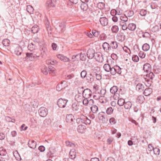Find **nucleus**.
<instances>
[{
	"instance_id": "1",
	"label": "nucleus",
	"mask_w": 161,
	"mask_h": 161,
	"mask_svg": "<svg viewBox=\"0 0 161 161\" xmlns=\"http://www.w3.org/2000/svg\"><path fill=\"white\" fill-rule=\"evenodd\" d=\"M26 57L25 58H24V60L34 61L38 59L40 57V54L36 53L35 51L33 52L27 53L26 54Z\"/></svg>"
},
{
	"instance_id": "2",
	"label": "nucleus",
	"mask_w": 161,
	"mask_h": 161,
	"mask_svg": "<svg viewBox=\"0 0 161 161\" xmlns=\"http://www.w3.org/2000/svg\"><path fill=\"white\" fill-rule=\"evenodd\" d=\"M83 87L79 88L78 90H80V91L82 92V95L84 98H89L92 96V92L91 90L88 88H86L83 90Z\"/></svg>"
},
{
	"instance_id": "3",
	"label": "nucleus",
	"mask_w": 161,
	"mask_h": 161,
	"mask_svg": "<svg viewBox=\"0 0 161 161\" xmlns=\"http://www.w3.org/2000/svg\"><path fill=\"white\" fill-rule=\"evenodd\" d=\"M36 41L38 43L39 45L41 47V50L42 49V52H41V54L42 55V57H43L46 55V52L47 49L45 47L44 45V42L43 41L40 42L38 40H36Z\"/></svg>"
},
{
	"instance_id": "4",
	"label": "nucleus",
	"mask_w": 161,
	"mask_h": 161,
	"mask_svg": "<svg viewBox=\"0 0 161 161\" xmlns=\"http://www.w3.org/2000/svg\"><path fill=\"white\" fill-rule=\"evenodd\" d=\"M118 87L116 86H114L110 89V92L112 94H114L113 97L115 100H117L119 98V95L116 93L118 91Z\"/></svg>"
},
{
	"instance_id": "5",
	"label": "nucleus",
	"mask_w": 161,
	"mask_h": 161,
	"mask_svg": "<svg viewBox=\"0 0 161 161\" xmlns=\"http://www.w3.org/2000/svg\"><path fill=\"white\" fill-rule=\"evenodd\" d=\"M68 102V100L67 99H63L62 98H60L58 100L57 104L59 108H64L65 107Z\"/></svg>"
},
{
	"instance_id": "6",
	"label": "nucleus",
	"mask_w": 161,
	"mask_h": 161,
	"mask_svg": "<svg viewBox=\"0 0 161 161\" xmlns=\"http://www.w3.org/2000/svg\"><path fill=\"white\" fill-rule=\"evenodd\" d=\"M38 113L41 116L44 117L47 114L48 111L46 108L44 107H42L39 109Z\"/></svg>"
},
{
	"instance_id": "7",
	"label": "nucleus",
	"mask_w": 161,
	"mask_h": 161,
	"mask_svg": "<svg viewBox=\"0 0 161 161\" xmlns=\"http://www.w3.org/2000/svg\"><path fill=\"white\" fill-rule=\"evenodd\" d=\"M94 58L97 61L99 62H102L103 60V55L100 52L96 53Z\"/></svg>"
},
{
	"instance_id": "8",
	"label": "nucleus",
	"mask_w": 161,
	"mask_h": 161,
	"mask_svg": "<svg viewBox=\"0 0 161 161\" xmlns=\"http://www.w3.org/2000/svg\"><path fill=\"white\" fill-rule=\"evenodd\" d=\"M67 86L66 82L65 81H61V83L58 84L56 86V90L60 91Z\"/></svg>"
},
{
	"instance_id": "9",
	"label": "nucleus",
	"mask_w": 161,
	"mask_h": 161,
	"mask_svg": "<svg viewBox=\"0 0 161 161\" xmlns=\"http://www.w3.org/2000/svg\"><path fill=\"white\" fill-rule=\"evenodd\" d=\"M95 53V50L92 48H90L87 50L86 54L88 58L91 59L94 58Z\"/></svg>"
},
{
	"instance_id": "10",
	"label": "nucleus",
	"mask_w": 161,
	"mask_h": 161,
	"mask_svg": "<svg viewBox=\"0 0 161 161\" xmlns=\"http://www.w3.org/2000/svg\"><path fill=\"white\" fill-rule=\"evenodd\" d=\"M135 83L136 85V90L139 92H143L144 89V85L141 83L138 82L137 81H135Z\"/></svg>"
},
{
	"instance_id": "11",
	"label": "nucleus",
	"mask_w": 161,
	"mask_h": 161,
	"mask_svg": "<svg viewBox=\"0 0 161 161\" xmlns=\"http://www.w3.org/2000/svg\"><path fill=\"white\" fill-rule=\"evenodd\" d=\"M66 121L73 124L75 122V119L74 118V116L72 114H67L66 116Z\"/></svg>"
},
{
	"instance_id": "12",
	"label": "nucleus",
	"mask_w": 161,
	"mask_h": 161,
	"mask_svg": "<svg viewBox=\"0 0 161 161\" xmlns=\"http://www.w3.org/2000/svg\"><path fill=\"white\" fill-rule=\"evenodd\" d=\"M99 21L101 25L103 26H106L108 23V19L105 17H100Z\"/></svg>"
},
{
	"instance_id": "13",
	"label": "nucleus",
	"mask_w": 161,
	"mask_h": 161,
	"mask_svg": "<svg viewBox=\"0 0 161 161\" xmlns=\"http://www.w3.org/2000/svg\"><path fill=\"white\" fill-rule=\"evenodd\" d=\"M98 117L100 120H101L103 122H105L107 120L106 118V115L103 112H101L98 114Z\"/></svg>"
},
{
	"instance_id": "14",
	"label": "nucleus",
	"mask_w": 161,
	"mask_h": 161,
	"mask_svg": "<svg viewBox=\"0 0 161 161\" xmlns=\"http://www.w3.org/2000/svg\"><path fill=\"white\" fill-rule=\"evenodd\" d=\"M116 38L119 41L123 42L125 38V36L123 33H119L117 34Z\"/></svg>"
},
{
	"instance_id": "15",
	"label": "nucleus",
	"mask_w": 161,
	"mask_h": 161,
	"mask_svg": "<svg viewBox=\"0 0 161 161\" xmlns=\"http://www.w3.org/2000/svg\"><path fill=\"white\" fill-rule=\"evenodd\" d=\"M80 90H78L79 93L77 94L75 96V100L78 102H81L83 100V98H84L83 95H81V92H79Z\"/></svg>"
},
{
	"instance_id": "16",
	"label": "nucleus",
	"mask_w": 161,
	"mask_h": 161,
	"mask_svg": "<svg viewBox=\"0 0 161 161\" xmlns=\"http://www.w3.org/2000/svg\"><path fill=\"white\" fill-rule=\"evenodd\" d=\"M103 47L104 51L107 52H108L111 50L110 44L107 42H104L103 44Z\"/></svg>"
},
{
	"instance_id": "17",
	"label": "nucleus",
	"mask_w": 161,
	"mask_h": 161,
	"mask_svg": "<svg viewBox=\"0 0 161 161\" xmlns=\"http://www.w3.org/2000/svg\"><path fill=\"white\" fill-rule=\"evenodd\" d=\"M59 27L58 28V31L59 33L63 32L65 30V23L64 22H62L59 23Z\"/></svg>"
},
{
	"instance_id": "18",
	"label": "nucleus",
	"mask_w": 161,
	"mask_h": 161,
	"mask_svg": "<svg viewBox=\"0 0 161 161\" xmlns=\"http://www.w3.org/2000/svg\"><path fill=\"white\" fill-rule=\"evenodd\" d=\"M86 129L85 125H79L77 128L78 131L80 133H84Z\"/></svg>"
},
{
	"instance_id": "19",
	"label": "nucleus",
	"mask_w": 161,
	"mask_h": 161,
	"mask_svg": "<svg viewBox=\"0 0 161 161\" xmlns=\"http://www.w3.org/2000/svg\"><path fill=\"white\" fill-rule=\"evenodd\" d=\"M57 57L58 58L64 62H68L69 61V58L63 55L58 54L57 55Z\"/></svg>"
},
{
	"instance_id": "20",
	"label": "nucleus",
	"mask_w": 161,
	"mask_h": 161,
	"mask_svg": "<svg viewBox=\"0 0 161 161\" xmlns=\"http://www.w3.org/2000/svg\"><path fill=\"white\" fill-rule=\"evenodd\" d=\"M143 69L144 71L148 73L150 72L151 70V66L150 64L146 63L143 65Z\"/></svg>"
},
{
	"instance_id": "21",
	"label": "nucleus",
	"mask_w": 161,
	"mask_h": 161,
	"mask_svg": "<svg viewBox=\"0 0 161 161\" xmlns=\"http://www.w3.org/2000/svg\"><path fill=\"white\" fill-rule=\"evenodd\" d=\"M28 145L30 147L34 149L36 147V143L34 140H29L28 143Z\"/></svg>"
},
{
	"instance_id": "22",
	"label": "nucleus",
	"mask_w": 161,
	"mask_h": 161,
	"mask_svg": "<svg viewBox=\"0 0 161 161\" xmlns=\"http://www.w3.org/2000/svg\"><path fill=\"white\" fill-rule=\"evenodd\" d=\"M70 158L72 159H75L76 156V152L75 149H72L70 151L69 153Z\"/></svg>"
},
{
	"instance_id": "23",
	"label": "nucleus",
	"mask_w": 161,
	"mask_h": 161,
	"mask_svg": "<svg viewBox=\"0 0 161 161\" xmlns=\"http://www.w3.org/2000/svg\"><path fill=\"white\" fill-rule=\"evenodd\" d=\"M111 50L112 49H116L118 47V43L116 41H112L109 43Z\"/></svg>"
},
{
	"instance_id": "24",
	"label": "nucleus",
	"mask_w": 161,
	"mask_h": 161,
	"mask_svg": "<svg viewBox=\"0 0 161 161\" xmlns=\"http://www.w3.org/2000/svg\"><path fill=\"white\" fill-rule=\"evenodd\" d=\"M128 24L127 22L120 21L119 25L122 27L123 30H125L127 29Z\"/></svg>"
},
{
	"instance_id": "25",
	"label": "nucleus",
	"mask_w": 161,
	"mask_h": 161,
	"mask_svg": "<svg viewBox=\"0 0 161 161\" xmlns=\"http://www.w3.org/2000/svg\"><path fill=\"white\" fill-rule=\"evenodd\" d=\"M136 28V25L133 23H129L128 24L127 29L131 31H134Z\"/></svg>"
},
{
	"instance_id": "26",
	"label": "nucleus",
	"mask_w": 161,
	"mask_h": 161,
	"mask_svg": "<svg viewBox=\"0 0 161 161\" xmlns=\"http://www.w3.org/2000/svg\"><path fill=\"white\" fill-rule=\"evenodd\" d=\"M152 92V89L150 87H148L143 92V94L145 96H147L150 95Z\"/></svg>"
},
{
	"instance_id": "27",
	"label": "nucleus",
	"mask_w": 161,
	"mask_h": 161,
	"mask_svg": "<svg viewBox=\"0 0 161 161\" xmlns=\"http://www.w3.org/2000/svg\"><path fill=\"white\" fill-rule=\"evenodd\" d=\"M92 13L94 16L100 18V17L101 15V13L98 9L93 11Z\"/></svg>"
},
{
	"instance_id": "28",
	"label": "nucleus",
	"mask_w": 161,
	"mask_h": 161,
	"mask_svg": "<svg viewBox=\"0 0 161 161\" xmlns=\"http://www.w3.org/2000/svg\"><path fill=\"white\" fill-rule=\"evenodd\" d=\"M14 52L17 55H20L22 52V50L21 47H17L15 48Z\"/></svg>"
},
{
	"instance_id": "29",
	"label": "nucleus",
	"mask_w": 161,
	"mask_h": 161,
	"mask_svg": "<svg viewBox=\"0 0 161 161\" xmlns=\"http://www.w3.org/2000/svg\"><path fill=\"white\" fill-rule=\"evenodd\" d=\"M7 152L5 149L3 147H0V155L3 156H8L6 155Z\"/></svg>"
},
{
	"instance_id": "30",
	"label": "nucleus",
	"mask_w": 161,
	"mask_h": 161,
	"mask_svg": "<svg viewBox=\"0 0 161 161\" xmlns=\"http://www.w3.org/2000/svg\"><path fill=\"white\" fill-rule=\"evenodd\" d=\"M132 103L130 101L127 102L125 103L124 104V107L126 109H130L132 106Z\"/></svg>"
},
{
	"instance_id": "31",
	"label": "nucleus",
	"mask_w": 161,
	"mask_h": 161,
	"mask_svg": "<svg viewBox=\"0 0 161 161\" xmlns=\"http://www.w3.org/2000/svg\"><path fill=\"white\" fill-rule=\"evenodd\" d=\"M91 109L93 113H96L98 111V107L95 105H93L91 107Z\"/></svg>"
},
{
	"instance_id": "32",
	"label": "nucleus",
	"mask_w": 161,
	"mask_h": 161,
	"mask_svg": "<svg viewBox=\"0 0 161 161\" xmlns=\"http://www.w3.org/2000/svg\"><path fill=\"white\" fill-rule=\"evenodd\" d=\"M144 78L146 81V83H145L146 86H151L152 84V80H150L147 78H145V77Z\"/></svg>"
},
{
	"instance_id": "33",
	"label": "nucleus",
	"mask_w": 161,
	"mask_h": 161,
	"mask_svg": "<svg viewBox=\"0 0 161 161\" xmlns=\"http://www.w3.org/2000/svg\"><path fill=\"white\" fill-rule=\"evenodd\" d=\"M120 21L127 22L128 18L127 17L125 14L122 15L120 16Z\"/></svg>"
},
{
	"instance_id": "34",
	"label": "nucleus",
	"mask_w": 161,
	"mask_h": 161,
	"mask_svg": "<svg viewBox=\"0 0 161 161\" xmlns=\"http://www.w3.org/2000/svg\"><path fill=\"white\" fill-rule=\"evenodd\" d=\"M39 31V28L37 25L34 26L31 28L32 32L35 34L37 33Z\"/></svg>"
},
{
	"instance_id": "35",
	"label": "nucleus",
	"mask_w": 161,
	"mask_h": 161,
	"mask_svg": "<svg viewBox=\"0 0 161 161\" xmlns=\"http://www.w3.org/2000/svg\"><path fill=\"white\" fill-rule=\"evenodd\" d=\"M79 105H78L76 103H72L71 108L74 111H77L79 109Z\"/></svg>"
},
{
	"instance_id": "36",
	"label": "nucleus",
	"mask_w": 161,
	"mask_h": 161,
	"mask_svg": "<svg viewBox=\"0 0 161 161\" xmlns=\"http://www.w3.org/2000/svg\"><path fill=\"white\" fill-rule=\"evenodd\" d=\"M150 48V46L147 43H145L142 46V49L144 51H147Z\"/></svg>"
},
{
	"instance_id": "37",
	"label": "nucleus",
	"mask_w": 161,
	"mask_h": 161,
	"mask_svg": "<svg viewBox=\"0 0 161 161\" xmlns=\"http://www.w3.org/2000/svg\"><path fill=\"white\" fill-rule=\"evenodd\" d=\"M111 30L113 33H116L119 31V29L117 25H114L112 27Z\"/></svg>"
},
{
	"instance_id": "38",
	"label": "nucleus",
	"mask_w": 161,
	"mask_h": 161,
	"mask_svg": "<svg viewBox=\"0 0 161 161\" xmlns=\"http://www.w3.org/2000/svg\"><path fill=\"white\" fill-rule=\"evenodd\" d=\"M154 76L155 75L152 72H150L149 74H147L146 78H147L150 80H152Z\"/></svg>"
},
{
	"instance_id": "39",
	"label": "nucleus",
	"mask_w": 161,
	"mask_h": 161,
	"mask_svg": "<svg viewBox=\"0 0 161 161\" xmlns=\"http://www.w3.org/2000/svg\"><path fill=\"white\" fill-rule=\"evenodd\" d=\"M111 66L108 64H105L103 66V68L104 70L107 72H109Z\"/></svg>"
},
{
	"instance_id": "40",
	"label": "nucleus",
	"mask_w": 161,
	"mask_h": 161,
	"mask_svg": "<svg viewBox=\"0 0 161 161\" xmlns=\"http://www.w3.org/2000/svg\"><path fill=\"white\" fill-rule=\"evenodd\" d=\"M28 48V49L31 52L35 48L36 46L33 43H31L29 44Z\"/></svg>"
},
{
	"instance_id": "41",
	"label": "nucleus",
	"mask_w": 161,
	"mask_h": 161,
	"mask_svg": "<svg viewBox=\"0 0 161 161\" xmlns=\"http://www.w3.org/2000/svg\"><path fill=\"white\" fill-rule=\"evenodd\" d=\"M125 103L124 99L123 98L119 99L118 101V104L119 106H122L124 105Z\"/></svg>"
},
{
	"instance_id": "42",
	"label": "nucleus",
	"mask_w": 161,
	"mask_h": 161,
	"mask_svg": "<svg viewBox=\"0 0 161 161\" xmlns=\"http://www.w3.org/2000/svg\"><path fill=\"white\" fill-rule=\"evenodd\" d=\"M105 4L104 3L100 2L97 4V7L100 9H103L105 7Z\"/></svg>"
},
{
	"instance_id": "43",
	"label": "nucleus",
	"mask_w": 161,
	"mask_h": 161,
	"mask_svg": "<svg viewBox=\"0 0 161 161\" xmlns=\"http://www.w3.org/2000/svg\"><path fill=\"white\" fill-rule=\"evenodd\" d=\"M114 109L111 107L108 108L106 110V113L108 114H112L113 112Z\"/></svg>"
},
{
	"instance_id": "44",
	"label": "nucleus",
	"mask_w": 161,
	"mask_h": 161,
	"mask_svg": "<svg viewBox=\"0 0 161 161\" xmlns=\"http://www.w3.org/2000/svg\"><path fill=\"white\" fill-rule=\"evenodd\" d=\"M82 4H81L80 5V8L83 11H86L88 8V6L85 3H83Z\"/></svg>"
},
{
	"instance_id": "45",
	"label": "nucleus",
	"mask_w": 161,
	"mask_h": 161,
	"mask_svg": "<svg viewBox=\"0 0 161 161\" xmlns=\"http://www.w3.org/2000/svg\"><path fill=\"white\" fill-rule=\"evenodd\" d=\"M137 100L140 103H142L145 100V98L142 96H139L138 97Z\"/></svg>"
},
{
	"instance_id": "46",
	"label": "nucleus",
	"mask_w": 161,
	"mask_h": 161,
	"mask_svg": "<svg viewBox=\"0 0 161 161\" xmlns=\"http://www.w3.org/2000/svg\"><path fill=\"white\" fill-rule=\"evenodd\" d=\"M83 119H84V123L85 124H90L91 123V120L88 119L86 117L84 116V118H83Z\"/></svg>"
},
{
	"instance_id": "47",
	"label": "nucleus",
	"mask_w": 161,
	"mask_h": 161,
	"mask_svg": "<svg viewBox=\"0 0 161 161\" xmlns=\"http://www.w3.org/2000/svg\"><path fill=\"white\" fill-rule=\"evenodd\" d=\"M92 35L95 37H97L100 34V32L99 31H97L96 30H93L92 31Z\"/></svg>"
},
{
	"instance_id": "48",
	"label": "nucleus",
	"mask_w": 161,
	"mask_h": 161,
	"mask_svg": "<svg viewBox=\"0 0 161 161\" xmlns=\"http://www.w3.org/2000/svg\"><path fill=\"white\" fill-rule=\"evenodd\" d=\"M115 69H115L114 66V67L111 66L110 69V71H109V72H110V73L112 75H115Z\"/></svg>"
},
{
	"instance_id": "49",
	"label": "nucleus",
	"mask_w": 161,
	"mask_h": 161,
	"mask_svg": "<svg viewBox=\"0 0 161 161\" xmlns=\"http://www.w3.org/2000/svg\"><path fill=\"white\" fill-rule=\"evenodd\" d=\"M49 69L48 70V72L50 74H51L52 75H55V71L54 68L53 67L52 68H49Z\"/></svg>"
},
{
	"instance_id": "50",
	"label": "nucleus",
	"mask_w": 161,
	"mask_h": 161,
	"mask_svg": "<svg viewBox=\"0 0 161 161\" xmlns=\"http://www.w3.org/2000/svg\"><path fill=\"white\" fill-rule=\"evenodd\" d=\"M65 143L66 146L69 147H73L75 146V145L74 144L69 142V141H66Z\"/></svg>"
},
{
	"instance_id": "51",
	"label": "nucleus",
	"mask_w": 161,
	"mask_h": 161,
	"mask_svg": "<svg viewBox=\"0 0 161 161\" xmlns=\"http://www.w3.org/2000/svg\"><path fill=\"white\" fill-rule=\"evenodd\" d=\"M107 37L106 35L104 33L101 34L99 36L100 40H105Z\"/></svg>"
},
{
	"instance_id": "52",
	"label": "nucleus",
	"mask_w": 161,
	"mask_h": 161,
	"mask_svg": "<svg viewBox=\"0 0 161 161\" xmlns=\"http://www.w3.org/2000/svg\"><path fill=\"white\" fill-rule=\"evenodd\" d=\"M132 60L135 62H137L139 60V58L137 56L133 55L132 57Z\"/></svg>"
},
{
	"instance_id": "53",
	"label": "nucleus",
	"mask_w": 161,
	"mask_h": 161,
	"mask_svg": "<svg viewBox=\"0 0 161 161\" xmlns=\"http://www.w3.org/2000/svg\"><path fill=\"white\" fill-rule=\"evenodd\" d=\"M87 74V72L85 70H83L81 73L80 75L81 77L82 78H85Z\"/></svg>"
},
{
	"instance_id": "54",
	"label": "nucleus",
	"mask_w": 161,
	"mask_h": 161,
	"mask_svg": "<svg viewBox=\"0 0 161 161\" xmlns=\"http://www.w3.org/2000/svg\"><path fill=\"white\" fill-rule=\"evenodd\" d=\"M9 159L8 156H5L0 157V161H8Z\"/></svg>"
},
{
	"instance_id": "55",
	"label": "nucleus",
	"mask_w": 161,
	"mask_h": 161,
	"mask_svg": "<svg viewBox=\"0 0 161 161\" xmlns=\"http://www.w3.org/2000/svg\"><path fill=\"white\" fill-rule=\"evenodd\" d=\"M47 4L49 7H54L55 5L53 3L51 0H49L47 2Z\"/></svg>"
},
{
	"instance_id": "56",
	"label": "nucleus",
	"mask_w": 161,
	"mask_h": 161,
	"mask_svg": "<svg viewBox=\"0 0 161 161\" xmlns=\"http://www.w3.org/2000/svg\"><path fill=\"white\" fill-rule=\"evenodd\" d=\"M49 151L48 153V154L50 155L53 154L55 152L54 150L52 147L49 148Z\"/></svg>"
},
{
	"instance_id": "57",
	"label": "nucleus",
	"mask_w": 161,
	"mask_h": 161,
	"mask_svg": "<svg viewBox=\"0 0 161 161\" xmlns=\"http://www.w3.org/2000/svg\"><path fill=\"white\" fill-rule=\"evenodd\" d=\"M47 63L48 64L53 65L54 64L57 63V61L55 60H48L47 61Z\"/></svg>"
},
{
	"instance_id": "58",
	"label": "nucleus",
	"mask_w": 161,
	"mask_h": 161,
	"mask_svg": "<svg viewBox=\"0 0 161 161\" xmlns=\"http://www.w3.org/2000/svg\"><path fill=\"white\" fill-rule=\"evenodd\" d=\"M109 122L111 125H114L116 123V120L114 118H111L109 119Z\"/></svg>"
},
{
	"instance_id": "59",
	"label": "nucleus",
	"mask_w": 161,
	"mask_h": 161,
	"mask_svg": "<svg viewBox=\"0 0 161 161\" xmlns=\"http://www.w3.org/2000/svg\"><path fill=\"white\" fill-rule=\"evenodd\" d=\"M147 13V11L145 10L142 9L140 12V14L142 16H145Z\"/></svg>"
},
{
	"instance_id": "60",
	"label": "nucleus",
	"mask_w": 161,
	"mask_h": 161,
	"mask_svg": "<svg viewBox=\"0 0 161 161\" xmlns=\"http://www.w3.org/2000/svg\"><path fill=\"white\" fill-rule=\"evenodd\" d=\"M42 72L45 75H46L48 74L47 69L46 67H44V68L42 69Z\"/></svg>"
},
{
	"instance_id": "61",
	"label": "nucleus",
	"mask_w": 161,
	"mask_h": 161,
	"mask_svg": "<svg viewBox=\"0 0 161 161\" xmlns=\"http://www.w3.org/2000/svg\"><path fill=\"white\" fill-rule=\"evenodd\" d=\"M85 98L82 100L83 104V105L86 106L88 104V98Z\"/></svg>"
},
{
	"instance_id": "62",
	"label": "nucleus",
	"mask_w": 161,
	"mask_h": 161,
	"mask_svg": "<svg viewBox=\"0 0 161 161\" xmlns=\"http://www.w3.org/2000/svg\"><path fill=\"white\" fill-rule=\"evenodd\" d=\"M153 151L154 153L156 155H159V154L160 150L158 148H154Z\"/></svg>"
},
{
	"instance_id": "63",
	"label": "nucleus",
	"mask_w": 161,
	"mask_h": 161,
	"mask_svg": "<svg viewBox=\"0 0 161 161\" xmlns=\"http://www.w3.org/2000/svg\"><path fill=\"white\" fill-rule=\"evenodd\" d=\"M80 58L82 60H84L86 58V55L82 53H80Z\"/></svg>"
},
{
	"instance_id": "64",
	"label": "nucleus",
	"mask_w": 161,
	"mask_h": 161,
	"mask_svg": "<svg viewBox=\"0 0 161 161\" xmlns=\"http://www.w3.org/2000/svg\"><path fill=\"white\" fill-rule=\"evenodd\" d=\"M159 30V26L157 25H156L154 26L152 28V31L153 32H155L157 31H158Z\"/></svg>"
}]
</instances>
